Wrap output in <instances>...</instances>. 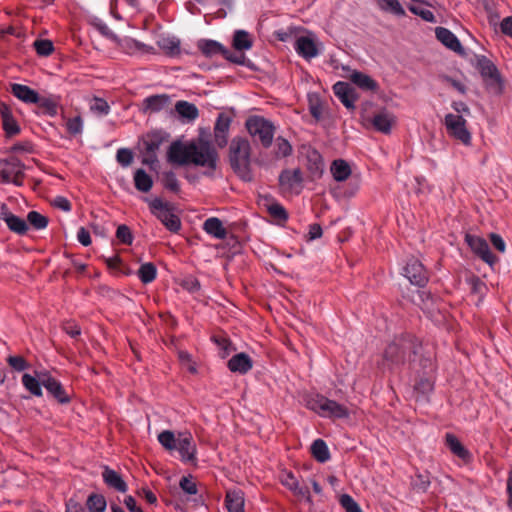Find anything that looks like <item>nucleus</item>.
I'll use <instances>...</instances> for the list:
<instances>
[{
  "label": "nucleus",
  "mask_w": 512,
  "mask_h": 512,
  "mask_svg": "<svg viewBox=\"0 0 512 512\" xmlns=\"http://www.w3.org/2000/svg\"><path fill=\"white\" fill-rule=\"evenodd\" d=\"M102 477L107 486L115 489L118 492H126L127 484L122 479L121 475L109 467H105L102 472Z\"/></svg>",
  "instance_id": "5701e85b"
},
{
  "label": "nucleus",
  "mask_w": 512,
  "mask_h": 512,
  "mask_svg": "<svg viewBox=\"0 0 512 512\" xmlns=\"http://www.w3.org/2000/svg\"><path fill=\"white\" fill-rule=\"evenodd\" d=\"M24 164L16 157H10L0 162V177L2 183H13L22 186Z\"/></svg>",
  "instance_id": "6e6552de"
},
{
  "label": "nucleus",
  "mask_w": 512,
  "mask_h": 512,
  "mask_svg": "<svg viewBox=\"0 0 512 512\" xmlns=\"http://www.w3.org/2000/svg\"><path fill=\"white\" fill-rule=\"evenodd\" d=\"M465 242L473 253L489 266L498 262V258L491 252L487 241L477 235L466 234Z\"/></svg>",
  "instance_id": "9d476101"
},
{
  "label": "nucleus",
  "mask_w": 512,
  "mask_h": 512,
  "mask_svg": "<svg viewBox=\"0 0 512 512\" xmlns=\"http://www.w3.org/2000/svg\"><path fill=\"white\" fill-rule=\"evenodd\" d=\"M26 222L35 230H43L48 226L49 220L46 216L33 210L28 212Z\"/></svg>",
  "instance_id": "c03bdc74"
},
{
  "label": "nucleus",
  "mask_w": 512,
  "mask_h": 512,
  "mask_svg": "<svg viewBox=\"0 0 512 512\" xmlns=\"http://www.w3.org/2000/svg\"><path fill=\"white\" fill-rule=\"evenodd\" d=\"M283 484L297 496L307 499L310 501V492L307 486H300L296 478L292 473H289Z\"/></svg>",
  "instance_id": "c9c22d12"
},
{
  "label": "nucleus",
  "mask_w": 512,
  "mask_h": 512,
  "mask_svg": "<svg viewBox=\"0 0 512 512\" xmlns=\"http://www.w3.org/2000/svg\"><path fill=\"white\" fill-rule=\"evenodd\" d=\"M65 126L67 129V132L70 135L76 136V135L81 134L83 131V120H82L81 116L78 115V116L67 119Z\"/></svg>",
  "instance_id": "6e6d98bb"
},
{
  "label": "nucleus",
  "mask_w": 512,
  "mask_h": 512,
  "mask_svg": "<svg viewBox=\"0 0 512 512\" xmlns=\"http://www.w3.org/2000/svg\"><path fill=\"white\" fill-rule=\"evenodd\" d=\"M168 140V134L162 131H153L147 134L144 139L147 152H157L161 145Z\"/></svg>",
  "instance_id": "c85d7f7f"
},
{
  "label": "nucleus",
  "mask_w": 512,
  "mask_h": 512,
  "mask_svg": "<svg viewBox=\"0 0 512 512\" xmlns=\"http://www.w3.org/2000/svg\"><path fill=\"white\" fill-rule=\"evenodd\" d=\"M179 486L186 494L196 495L198 493L197 484L193 481L191 475L182 477Z\"/></svg>",
  "instance_id": "bf43d9fd"
},
{
  "label": "nucleus",
  "mask_w": 512,
  "mask_h": 512,
  "mask_svg": "<svg viewBox=\"0 0 512 512\" xmlns=\"http://www.w3.org/2000/svg\"><path fill=\"white\" fill-rule=\"evenodd\" d=\"M8 365L17 372H22L30 367V364L26 361L23 356L10 355L6 359Z\"/></svg>",
  "instance_id": "603ef678"
},
{
  "label": "nucleus",
  "mask_w": 512,
  "mask_h": 512,
  "mask_svg": "<svg viewBox=\"0 0 512 512\" xmlns=\"http://www.w3.org/2000/svg\"><path fill=\"white\" fill-rule=\"evenodd\" d=\"M90 110L98 116H105L109 114L110 106L106 100L95 97L90 102Z\"/></svg>",
  "instance_id": "8fccbe9b"
},
{
  "label": "nucleus",
  "mask_w": 512,
  "mask_h": 512,
  "mask_svg": "<svg viewBox=\"0 0 512 512\" xmlns=\"http://www.w3.org/2000/svg\"><path fill=\"white\" fill-rule=\"evenodd\" d=\"M107 506L106 499L101 494L92 493L86 501L89 512H104Z\"/></svg>",
  "instance_id": "79ce46f5"
},
{
  "label": "nucleus",
  "mask_w": 512,
  "mask_h": 512,
  "mask_svg": "<svg viewBox=\"0 0 512 512\" xmlns=\"http://www.w3.org/2000/svg\"><path fill=\"white\" fill-rule=\"evenodd\" d=\"M311 453L313 457L321 463L330 459V453L326 442L322 439H316L311 445Z\"/></svg>",
  "instance_id": "e433bc0d"
},
{
  "label": "nucleus",
  "mask_w": 512,
  "mask_h": 512,
  "mask_svg": "<svg viewBox=\"0 0 512 512\" xmlns=\"http://www.w3.org/2000/svg\"><path fill=\"white\" fill-rule=\"evenodd\" d=\"M157 269L153 263L142 264L138 270V277L144 284L151 283L155 280Z\"/></svg>",
  "instance_id": "a18cd8bd"
},
{
  "label": "nucleus",
  "mask_w": 512,
  "mask_h": 512,
  "mask_svg": "<svg viewBox=\"0 0 512 512\" xmlns=\"http://www.w3.org/2000/svg\"><path fill=\"white\" fill-rule=\"evenodd\" d=\"M213 340L220 349L219 356L222 359L228 357L230 353L235 350L231 341L225 337H213Z\"/></svg>",
  "instance_id": "864d4df0"
},
{
  "label": "nucleus",
  "mask_w": 512,
  "mask_h": 512,
  "mask_svg": "<svg viewBox=\"0 0 512 512\" xmlns=\"http://www.w3.org/2000/svg\"><path fill=\"white\" fill-rule=\"evenodd\" d=\"M233 46L236 50H249L252 47V41L248 32L237 30L233 37Z\"/></svg>",
  "instance_id": "37998d69"
},
{
  "label": "nucleus",
  "mask_w": 512,
  "mask_h": 512,
  "mask_svg": "<svg viewBox=\"0 0 512 512\" xmlns=\"http://www.w3.org/2000/svg\"><path fill=\"white\" fill-rule=\"evenodd\" d=\"M158 441L166 450L172 451L176 449L178 437L172 431L164 430L158 435Z\"/></svg>",
  "instance_id": "09e8293b"
},
{
  "label": "nucleus",
  "mask_w": 512,
  "mask_h": 512,
  "mask_svg": "<svg viewBox=\"0 0 512 512\" xmlns=\"http://www.w3.org/2000/svg\"><path fill=\"white\" fill-rule=\"evenodd\" d=\"M227 367L233 373L244 375L253 368V360L244 352L237 353L228 360Z\"/></svg>",
  "instance_id": "a211bd4d"
},
{
  "label": "nucleus",
  "mask_w": 512,
  "mask_h": 512,
  "mask_svg": "<svg viewBox=\"0 0 512 512\" xmlns=\"http://www.w3.org/2000/svg\"><path fill=\"white\" fill-rule=\"evenodd\" d=\"M163 185L166 189L177 193L180 190L179 181L174 172L169 171L163 175Z\"/></svg>",
  "instance_id": "13d9d810"
},
{
  "label": "nucleus",
  "mask_w": 512,
  "mask_h": 512,
  "mask_svg": "<svg viewBox=\"0 0 512 512\" xmlns=\"http://www.w3.org/2000/svg\"><path fill=\"white\" fill-rule=\"evenodd\" d=\"M3 129L8 137L19 134L20 127L13 116L2 120Z\"/></svg>",
  "instance_id": "052dcab7"
},
{
  "label": "nucleus",
  "mask_w": 512,
  "mask_h": 512,
  "mask_svg": "<svg viewBox=\"0 0 512 512\" xmlns=\"http://www.w3.org/2000/svg\"><path fill=\"white\" fill-rule=\"evenodd\" d=\"M379 7L397 16H405V10L398 0H377Z\"/></svg>",
  "instance_id": "de8ad7c7"
},
{
  "label": "nucleus",
  "mask_w": 512,
  "mask_h": 512,
  "mask_svg": "<svg viewBox=\"0 0 512 512\" xmlns=\"http://www.w3.org/2000/svg\"><path fill=\"white\" fill-rule=\"evenodd\" d=\"M5 223L10 231H12L18 235H25L29 230V226H28L26 220L20 218L19 216L14 215V214H11L8 217V219H6Z\"/></svg>",
  "instance_id": "ea45409f"
},
{
  "label": "nucleus",
  "mask_w": 512,
  "mask_h": 512,
  "mask_svg": "<svg viewBox=\"0 0 512 512\" xmlns=\"http://www.w3.org/2000/svg\"><path fill=\"white\" fill-rule=\"evenodd\" d=\"M444 125L449 136L463 145L471 144V133L466 127V120L461 115L448 113L444 118Z\"/></svg>",
  "instance_id": "1a4fd4ad"
},
{
  "label": "nucleus",
  "mask_w": 512,
  "mask_h": 512,
  "mask_svg": "<svg viewBox=\"0 0 512 512\" xmlns=\"http://www.w3.org/2000/svg\"><path fill=\"white\" fill-rule=\"evenodd\" d=\"M310 162L312 163L310 164L309 169L314 175L320 176L323 172V161L320 154L314 151L310 156Z\"/></svg>",
  "instance_id": "e2e57ef3"
},
{
  "label": "nucleus",
  "mask_w": 512,
  "mask_h": 512,
  "mask_svg": "<svg viewBox=\"0 0 512 512\" xmlns=\"http://www.w3.org/2000/svg\"><path fill=\"white\" fill-rule=\"evenodd\" d=\"M151 213L161 221V223L171 232H178L181 228V221L175 215L169 204L163 202L160 198H155L149 202Z\"/></svg>",
  "instance_id": "0eeeda50"
},
{
  "label": "nucleus",
  "mask_w": 512,
  "mask_h": 512,
  "mask_svg": "<svg viewBox=\"0 0 512 512\" xmlns=\"http://www.w3.org/2000/svg\"><path fill=\"white\" fill-rule=\"evenodd\" d=\"M181 455V460L184 462H193L196 460V446L193 437L190 433H180L176 449Z\"/></svg>",
  "instance_id": "2eb2a0df"
},
{
  "label": "nucleus",
  "mask_w": 512,
  "mask_h": 512,
  "mask_svg": "<svg viewBox=\"0 0 512 512\" xmlns=\"http://www.w3.org/2000/svg\"><path fill=\"white\" fill-rule=\"evenodd\" d=\"M250 143L242 137L232 139L229 147V161L234 172L245 181H250Z\"/></svg>",
  "instance_id": "7ed1b4c3"
},
{
  "label": "nucleus",
  "mask_w": 512,
  "mask_h": 512,
  "mask_svg": "<svg viewBox=\"0 0 512 512\" xmlns=\"http://www.w3.org/2000/svg\"><path fill=\"white\" fill-rule=\"evenodd\" d=\"M175 110L187 121H194L199 115L198 108L194 104L183 100L176 103Z\"/></svg>",
  "instance_id": "473e14b6"
},
{
  "label": "nucleus",
  "mask_w": 512,
  "mask_h": 512,
  "mask_svg": "<svg viewBox=\"0 0 512 512\" xmlns=\"http://www.w3.org/2000/svg\"><path fill=\"white\" fill-rule=\"evenodd\" d=\"M323 234L322 227L318 223L309 225L308 234L306 236L307 241H313L320 238Z\"/></svg>",
  "instance_id": "774afa93"
},
{
  "label": "nucleus",
  "mask_w": 512,
  "mask_h": 512,
  "mask_svg": "<svg viewBox=\"0 0 512 512\" xmlns=\"http://www.w3.org/2000/svg\"><path fill=\"white\" fill-rule=\"evenodd\" d=\"M488 91L495 95H501L504 92L505 80L497 71L493 76L483 80Z\"/></svg>",
  "instance_id": "4c0bfd02"
},
{
  "label": "nucleus",
  "mask_w": 512,
  "mask_h": 512,
  "mask_svg": "<svg viewBox=\"0 0 512 512\" xmlns=\"http://www.w3.org/2000/svg\"><path fill=\"white\" fill-rule=\"evenodd\" d=\"M302 182L303 177L300 169H285L279 175V185L284 192L300 193Z\"/></svg>",
  "instance_id": "ddd939ff"
},
{
  "label": "nucleus",
  "mask_w": 512,
  "mask_h": 512,
  "mask_svg": "<svg viewBox=\"0 0 512 512\" xmlns=\"http://www.w3.org/2000/svg\"><path fill=\"white\" fill-rule=\"evenodd\" d=\"M160 49L169 55L178 54L180 51V41L176 37H161L157 41Z\"/></svg>",
  "instance_id": "a19ab883"
},
{
  "label": "nucleus",
  "mask_w": 512,
  "mask_h": 512,
  "mask_svg": "<svg viewBox=\"0 0 512 512\" xmlns=\"http://www.w3.org/2000/svg\"><path fill=\"white\" fill-rule=\"evenodd\" d=\"M11 93L16 98H18L19 100H21L25 103L35 104L37 101H39L38 100L39 94L35 90H33L30 87L23 85V84H18V83L11 84Z\"/></svg>",
  "instance_id": "b1692460"
},
{
  "label": "nucleus",
  "mask_w": 512,
  "mask_h": 512,
  "mask_svg": "<svg viewBox=\"0 0 512 512\" xmlns=\"http://www.w3.org/2000/svg\"><path fill=\"white\" fill-rule=\"evenodd\" d=\"M296 52L306 60L316 57L319 54L315 41L308 36H300L294 42Z\"/></svg>",
  "instance_id": "aec40b11"
},
{
  "label": "nucleus",
  "mask_w": 512,
  "mask_h": 512,
  "mask_svg": "<svg viewBox=\"0 0 512 512\" xmlns=\"http://www.w3.org/2000/svg\"><path fill=\"white\" fill-rule=\"evenodd\" d=\"M43 387L51 394L59 403L67 404L70 402V397L65 391L60 381L54 378L50 372L47 371L41 378Z\"/></svg>",
  "instance_id": "4468645a"
},
{
  "label": "nucleus",
  "mask_w": 512,
  "mask_h": 512,
  "mask_svg": "<svg viewBox=\"0 0 512 512\" xmlns=\"http://www.w3.org/2000/svg\"><path fill=\"white\" fill-rule=\"evenodd\" d=\"M47 371H36L35 376H32L28 373L22 375L21 382L24 388L29 391L33 396L42 397L43 391L42 386L43 382L41 380L43 374H46Z\"/></svg>",
  "instance_id": "412c9836"
},
{
  "label": "nucleus",
  "mask_w": 512,
  "mask_h": 512,
  "mask_svg": "<svg viewBox=\"0 0 512 512\" xmlns=\"http://www.w3.org/2000/svg\"><path fill=\"white\" fill-rule=\"evenodd\" d=\"M33 46L39 56L47 57L54 51V45L48 39H37L34 41Z\"/></svg>",
  "instance_id": "3c124183"
},
{
  "label": "nucleus",
  "mask_w": 512,
  "mask_h": 512,
  "mask_svg": "<svg viewBox=\"0 0 512 512\" xmlns=\"http://www.w3.org/2000/svg\"><path fill=\"white\" fill-rule=\"evenodd\" d=\"M168 161L180 166L193 164L207 169L211 175L217 168L219 154L213 144L203 136L188 143L174 141L167 153Z\"/></svg>",
  "instance_id": "f03ea898"
},
{
  "label": "nucleus",
  "mask_w": 512,
  "mask_h": 512,
  "mask_svg": "<svg viewBox=\"0 0 512 512\" xmlns=\"http://www.w3.org/2000/svg\"><path fill=\"white\" fill-rule=\"evenodd\" d=\"M197 48L206 57H213L216 55H222L225 59L230 60L234 63H241L243 56H234L233 53L226 49L221 43L211 39H201L197 42Z\"/></svg>",
  "instance_id": "9b49d317"
},
{
  "label": "nucleus",
  "mask_w": 512,
  "mask_h": 512,
  "mask_svg": "<svg viewBox=\"0 0 512 512\" xmlns=\"http://www.w3.org/2000/svg\"><path fill=\"white\" fill-rule=\"evenodd\" d=\"M116 159L122 166H129L133 161V154L127 148H120L116 153Z\"/></svg>",
  "instance_id": "0e129e2a"
},
{
  "label": "nucleus",
  "mask_w": 512,
  "mask_h": 512,
  "mask_svg": "<svg viewBox=\"0 0 512 512\" xmlns=\"http://www.w3.org/2000/svg\"><path fill=\"white\" fill-rule=\"evenodd\" d=\"M203 230L216 239H225L227 237V230L223 226L222 221L217 217H210L203 223Z\"/></svg>",
  "instance_id": "393cba45"
},
{
  "label": "nucleus",
  "mask_w": 512,
  "mask_h": 512,
  "mask_svg": "<svg viewBox=\"0 0 512 512\" xmlns=\"http://www.w3.org/2000/svg\"><path fill=\"white\" fill-rule=\"evenodd\" d=\"M228 512H244V498L240 491H228L225 497Z\"/></svg>",
  "instance_id": "2f4dec72"
},
{
  "label": "nucleus",
  "mask_w": 512,
  "mask_h": 512,
  "mask_svg": "<svg viewBox=\"0 0 512 512\" xmlns=\"http://www.w3.org/2000/svg\"><path fill=\"white\" fill-rule=\"evenodd\" d=\"M423 347L418 338L410 333H403L394 337L386 346L382 358L378 361V368L382 373H394L402 365L409 362L412 368L415 367L417 357H419V366L426 373L434 368L431 356L421 354Z\"/></svg>",
  "instance_id": "f257e3e1"
},
{
  "label": "nucleus",
  "mask_w": 512,
  "mask_h": 512,
  "mask_svg": "<svg viewBox=\"0 0 512 512\" xmlns=\"http://www.w3.org/2000/svg\"><path fill=\"white\" fill-rule=\"evenodd\" d=\"M330 172L335 181L342 182L349 178L352 169L346 161L336 159L331 163Z\"/></svg>",
  "instance_id": "cd10ccee"
},
{
  "label": "nucleus",
  "mask_w": 512,
  "mask_h": 512,
  "mask_svg": "<svg viewBox=\"0 0 512 512\" xmlns=\"http://www.w3.org/2000/svg\"><path fill=\"white\" fill-rule=\"evenodd\" d=\"M408 9L411 13L421 17L424 21H427L430 23L437 22L436 17L433 14V12L428 9H425L419 5H408Z\"/></svg>",
  "instance_id": "5fc2aeb1"
},
{
  "label": "nucleus",
  "mask_w": 512,
  "mask_h": 512,
  "mask_svg": "<svg viewBox=\"0 0 512 512\" xmlns=\"http://www.w3.org/2000/svg\"><path fill=\"white\" fill-rule=\"evenodd\" d=\"M358 88L362 90L363 92L369 93V94H378L380 91L379 83L374 80L369 75L354 70V89ZM358 96L354 92V103L357 101Z\"/></svg>",
  "instance_id": "dca6fc26"
},
{
  "label": "nucleus",
  "mask_w": 512,
  "mask_h": 512,
  "mask_svg": "<svg viewBox=\"0 0 512 512\" xmlns=\"http://www.w3.org/2000/svg\"><path fill=\"white\" fill-rule=\"evenodd\" d=\"M96 28L102 36L109 39L110 41L114 42L117 40V35L109 28L106 23L100 21L96 23Z\"/></svg>",
  "instance_id": "69168bd1"
},
{
  "label": "nucleus",
  "mask_w": 512,
  "mask_h": 512,
  "mask_svg": "<svg viewBox=\"0 0 512 512\" xmlns=\"http://www.w3.org/2000/svg\"><path fill=\"white\" fill-rule=\"evenodd\" d=\"M308 409L324 417L342 418L348 415L347 409L322 395L311 396L306 400Z\"/></svg>",
  "instance_id": "423d86ee"
},
{
  "label": "nucleus",
  "mask_w": 512,
  "mask_h": 512,
  "mask_svg": "<svg viewBox=\"0 0 512 512\" xmlns=\"http://www.w3.org/2000/svg\"><path fill=\"white\" fill-rule=\"evenodd\" d=\"M37 104L43 111L50 115L55 116L57 114L58 101L54 97H41L38 96Z\"/></svg>",
  "instance_id": "49530a36"
},
{
  "label": "nucleus",
  "mask_w": 512,
  "mask_h": 512,
  "mask_svg": "<svg viewBox=\"0 0 512 512\" xmlns=\"http://www.w3.org/2000/svg\"><path fill=\"white\" fill-rule=\"evenodd\" d=\"M489 239L497 251H499L500 253L505 252L506 244H505L504 239L499 234L491 233L489 235Z\"/></svg>",
  "instance_id": "338daca9"
},
{
  "label": "nucleus",
  "mask_w": 512,
  "mask_h": 512,
  "mask_svg": "<svg viewBox=\"0 0 512 512\" xmlns=\"http://www.w3.org/2000/svg\"><path fill=\"white\" fill-rule=\"evenodd\" d=\"M275 147V154L277 157H287L292 153V146L290 145L288 140L282 137L276 138Z\"/></svg>",
  "instance_id": "4d7b16f0"
},
{
  "label": "nucleus",
  "mask_w": 512,
  "mask_h": 512,
  "mask_svg": "<svg viewBox=\"0 0 512 512\" xmlns=\"http://www.w3.org/2000/svg\"><path fill=\"white\" fill-rule=\"evenodd\" d=\"M333 92L336 98L343 103L347 109H352V88L349 83L338 81L333 85Z\"/></svg>",
  "instance_id": "a878e982"
},
{
  "label": "nucleus",
  "mask_w": 512,
  "mask_h": 512,
  "mask_svg": "<svg viewBox=\"0 0 512 512\" xmlns=\"http://www.w3.org/2000/svg\"><path fill=\"white\" fill-rule=\"evenodd\" d=\"M435 36L439 42L453 52L463 54V47L457 36L445 27H436Z\"/></svg>",
  "instance_id": "f3484780"
},
{
  "label": "nucleus",
  "mask_w": 512,
  "mask_h": 512,
  "mask_svg": "<svg viewBox=\"0 0 512 512\" xmlns=\"http://www.w3.org/2000/svg\"><path fill=\"white\" fill-rule=\"evenodd\" d=\"M445 442L446 446L455 456L464 461L470 459V452L462 445V443L455 435L447 433L445 436Z\"/></svg>",
  "instance_id": "bb28decb"
},
{
  "label": "nucleus",
  "mask_w": 512,
  "mask_h": 512,
  "mask_svg": "<svg viewBox=\"0 0 512 512\" xmlns=\"http://www.w3.org/2000/svg\"><path fill=\"white\" fill-rule=\"evenodd\" d=\"M231 119L229 116L221 113L217 117L215 126H214V138L216 144L223 148L227 145L228 142V131L230 128Z\"/></svg>",
  "instance_id": "6ab92c4d"
},
{
  "label": "nucleus",
  "mask_w": 512,
  "mask_h": 512,
  "mask_svg": "<svg viewBox=\"0 0 512 512\" xmlns=\"http://www.w3.org/2000/svg\"><path fill=\"white\" fill-rule=\"evenodd\" d=\"M134 184L138 191L147 193L153 186V180L151 176L145 172V170L137 169L134 174Z\"/></svg>",
  "instance_id": "f704fd0d"
},
{
  "label": "nucleus",
  "mask_w": 512,
  "mask_h": 512,
  "mask_svg": "<svg viewBox=\"0 0 512 512\" xmlns=\"http://www.w3.org/2000/svg\"><path fill=\"white\" fill-rule=\"evenodd\" d=\"M116 237L121 243H123L125 245L132 244V241H133L132 232H131L130 228L125 224L118 226L117 231H116Z\"/></svg>",
  "instance_id": "680f3d73"
},
{
  "label": "nucleus",
  "mask_w": 512,
  "mask_h": 512,
  "mask_svg": "<svg viewBox=\"0 0 512 512\" xmlns=\"http://www.w3.org/2000/svg\"><path fill=\"white\" fill-rule=\"evenodd\" d=\"M430 484V474L427 471H417L413 476H411L410 486L411 489L416 493L427 492Z\"/></svg>",
  "instance_id": "7c9ffc66"
},
{
  "label": "nucleus",
  "mask_w": 512,
  "mask_h": 512,
  "mask_svg": "<svg viewBox=\"0 0 512 512\" xmlns=\"http://www.w3.org/2000/svg\"><path fill=\"white\" fill-rule=\"evenodd\" d=\"M171 103L166 94L152 95L143 100L142 106L145 113H156L167 108Z\"/></svg>",
  "instance_id": "4be33fe9"
},
{
  "label": "nucleus",
  "mask_w": 512,
  "mask_h": 512,
  "mask_svg": "<svg viewBox=\"0 0 512 512\" xmlns=\"http://www.w3.org/2000/svg\"><path fill=\"white\" fill-rule=\"evenodd\" d=\"M402 271V274L415 286L424 287L428 282L427 271L416 258H409Z\"/></svg>",
  "instance_id": "f8f14e48"
},
{
  "label": "nucleus",
  "mask_w": 512,
  "mask_h": 512,
  "mask_svg": "<svg viewBox=\"0 0 512 512\" xmlns=\"http://www.w3.org/2000/svg\"><path fill=\"white\" fill-rule=\"evenodd\" d=\"M267 212L278 225H282L288 220L287 210L278 202L268 204Z\"/></svg>",
  "instance_id": "58836bf2"
},
{
  "label": "nucleus",
  "mask_w": 512,
  "mask_h": 512,
  "mask_svg": "<svg viewBox=\"0 0 512 512\" xmlns=\"http://www.w3.org/2000/svg\"><path fill=\"white\" fill-rule=\"evenodd\" d=\"M113 43H115V45L122 52L129 55L134 54L136 51L141 50L144 47V44L130 37L120 38L119 36H117V40H115Z\"/></svg>",
  "instance_id": "72a5a7b5"
},
{
  "label": "nucleus",
  "mask_w": 512,
  "mask_h": 512,
  "mask_svg": "<svg viewBox=\"0 0 512 512\" xmlns=\"http://www.w3.org/2000/svg\"><path fill=\"white\" fill-rule=\"evenodd\" d=\"M475 60V67L479 71L483 80L493 76V74L499 71L496 65L485 55H476Z\"/></svg>",
  "instance_id": "c756f323"
},
{
  "label": "nucleus",
  "mask_w": 512,
  "mask_h": 512,
  "mask_svg": "<svg viewBox=\"0 0 512 512\" xmlns=\"http://www.w3.org/2000/svg\"><path fill=\"white\" fill-rule=\"evenodd\" d=\"M246 128L254 141H259L264 148L271 146L275 134V126L271 121L261 116H252L247 119Z\"/></svg>",
  "instance_id": "39448f33"
},
{
  "label": "nucleus",
  "mask_w": 512,
  "mask_h": 512,
  "mask_svg": "<svg viewBox=\"0 0 512 512\" xmlns=\"http://www.w3.org/2000/svg\"><path fill=\"white\" fill-rule=\"evenodd\" d=\"M360 120L363 126L387 134L391 130L394 117L386 109L378 108L372 102L367 101L362 106Z\"/></svg>",
  "instance_id": "20e7f679"
}]
</instances>
